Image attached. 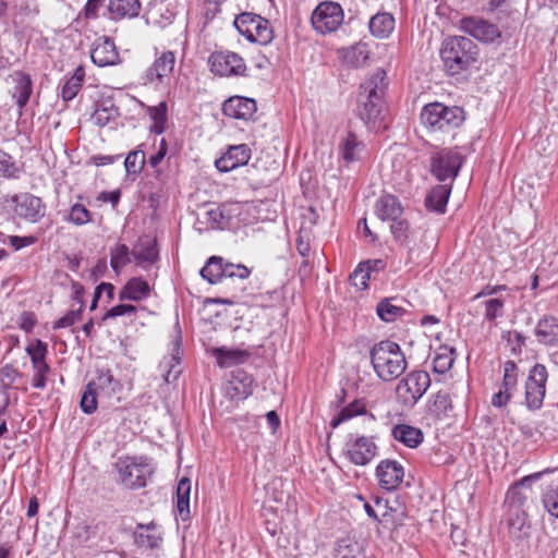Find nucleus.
Wrapping results in <instances>:
<instances>
[{"mask_svg": "<svg viewBox=\"0 0 558 558\" xmlns=\"http://www.w3.org/2000/svg\"><path fill=\"white\" fill-rule=\"evenodd\" d=\"M37 241H38V235H25V236L12 235L9 239L10 245L12 247H14V250H16V251L21 250L23 247H26V246H31V245L35 244Z\"/></svg>", "mask_w": 558, "mask_h": 558, "instance_id": "nucleus-64", "label": "nucleus"}, {"mask_svg": "<svg viewBox=\"0 0 558 558\" xmlns=\"http://www.w3.org/2000/svg\"><path fill=\"white\" fill-rule=\"evenodd\" d=\"M87 385L97 391L100 397L106 398H111L121 389L120 381L113 377L108 368H98L96 377Z\"/></svg>", "mask_w": 558, "mask_h": 558, "instance_id": "nucleus-23", "label": "nucleus"}, {"mask_svg": "<svg viewBox=\"0 0 558 558\" xmlns=\"http://www.w3.org/2000/svg\"><path fill=\"white\" fill-rule=\"evenodd\" d=\"M368 28L377 38H388L395 29V17L388 12H378L371 17Z\"/></svg>", "mask_w": 558, "mask_h": 558, "instance_id": "nucleus-31", "label": "nucleus"}, {"mask_svg": "<svg viewBox=\"0 0 558 558\" xmlns=\"http://www.w3.org/2000/svg\"><path fill=\"white\" fill-rule=\"evenodd\" d=\"M442 351L437 352L433 361V369L438 374H445L448 372L454 362L453 354L456 350L453 348L441 349Z\"/></svg>", "mask_w": 558, "mask_h": 558, "instance_id": "nucleus-49", "label": "nucleus"}, {"mask_svg": "<svg viewBox=\"0 0 558 558\" xmlns=\"http://www.w3.org/2000/svg\"><path fill=\"white\" fill-rule=\"evenodd\" d=\"M403 210L401 202L392 194H384L375 203V214L383 221L397 219Z\"/></svg>", "mask_w": 558, "mask_h": 558, "instance_id": "nucleus-25", "label": "nucleus"}, {"mask_svg": "<svg viewBox=\"0 0 558 558\" xmlns=\"http://www.w3.org/2000/svg\"><path fill=\"white\" fill-rule=\"evenodd\" d=\"M69 220L76 226H83L92 220V214L84 205L74 204L71 207Z\"/></svg>", "mask_w": 558, "mask_h": 558, "instance_id": "nucleus-54", "label": "nucleus"}, {"mask_svg": "<svg viewBox=\"0 0 558 558\" xmlns=\"http://www.w3.org/2000/svg\"><path fill=\"white\" fill-rule=\"evenodd\" d=\"M90 58L98 66L114 64L119 59V53L113 39L107 36L98 38L92 49Z\"/></svg>", "mask_w": 558, "mask_h": 558, "instance_id": "nucleus-20", "label": "nucleus"}, {"mask_svg": "<svg viewBox=\"0 0 558 558\" xmlns=\"http://www.w3.org/2000/svg\"><path fill=\"white\" fill-rule=\"evenodd\" d=\"M451 190L452 184L449 183L434 186L425 198L426 208L438 214H444Z\"/></svg>", "mask_w": 558, "mask_h": 558, "instance_id": "nucleus-27", "label": "nucleus"}, {"mask_svg": "<svg viewBox=\"0 0 558 558\" xmlns=\"http://www.w3.org/2000/svg\"><path fill=\"white\" fill-rule=\"evenodd\" d=\"M430 386L429 374L425 371L408 373L397 385L396 393L405 407H413L424 396Z\"/></svg>", "mask_w": 558, "mask_h": 558, "instance_id": "nucleus-8", "label": "nucleus"}, {"mask_svg": "<svg viewBox=\"0 0 558 558\" xmlns=\"http://www.w3.org/2000/svg\"><path fill=\"white\" fill-rule=\"evenodd\" d=\"M33 368V380L32 385L36 389H44L47 385V376L50 373L51 368L49 364H41L38 366H32Z\"/></svg>", "mask_w": 558, "mask_h": 558, "instance_id": "nucleus-57", "label": "nucleus"}, {"mask_svg": "<svg viewBox=\"0 0 558 558\" xmlns=\"http://www.w3.org/2000/svg\"><path fill=\"white\" fill-rule=\"evenodd\" d=\"M542 504L549 515L558 520V484L546 487L542 494Z\"/></svg>", "mask_w": 558, "mask_h": 558, "instance_id": "nucleus-45", "label": "nucleus"}, {"mask_svg": "<svg viewBox=\"0 0 558 558\" xmlns=\"http://www.w3.org/2000/svg\"><path fill=\"white\" fill-rule=\"evenodd\" d=\"M131 253L137 265L147 268L158 260L157 242L148 235L141 236Z\"/></svg>", "mask_w": 558, "mask_h": 558, "instance_id": "nucleus-21", "label": "nucleus"}, {"mask_svg": "<svg viewBox=\"0 0 558 558\" xmlns=\"http://www.w3.org/2000/svg\"><path fill=\"white\" fill-rule=\"evenodd\" d=\"M150 292L149 284L142 278H132L122 288L119 293V299L121 301H142L145 300Z\"/></svg>", "mask_w": 558, "mask_h": 558, "instance_id": "nucleus-30", "label": "nucleus"}, {"mask_svg": "<svg viewBox=\"0 0 558 558\" xmlns=\"http://www.w3.org/2000/svg\"><path fill=\"white\" fill-rule=\"evenodd\" d=\"M213 355L221 367H230L241 364L250 356V353L238 349L214 348Z\"/></svg>", "mask_w": 558, "mask_h": 558, "instance_id": "nucleus-37", "label": "nucleus"}, {"mask_svg": "<svg viewBox=\"0 0 558 558\" xmlns=\"http://www.w3.org/2000/svg\"><path fill=\"white\" fill-rule=\"evenodd\" d=\"M256 110V101L243 96H231L222 104L223 114L238 120H250Z\"/></svg>", "mask_w": 558, "mask_h": 558, "instance_id": "nucleus-18", "label": "nucleus"}, {"mask_svg": "<svg viewBox=\"0 0 558 558\" xmlns=\"http://www.w3.org/2000/svg\"><path fill=\"white\" fill-rule=\"evenodd\" d=\"M311 230H300L296 238V250L305 258L311 252Z\"/></svg>", "mask_w": 558, "mask_h": 558, "instance_id": "nucleus-61", "label": "nucleus"}, {"mask_svg": "<svg viewBox=\"0 0 558 558\" xmlns=\"http://www.w3.org/2000/svg\"><path fill=\"white\" fill-rule=\"evenodd\" d=\"M390 232L395 241L400 244H407L411 234L409 221L402 216H399L397 219L390 220Z\"/></svg>", "mask_w": 558, "mask_h": 558, "instance_id": "nucleus-48", "label": "nucleus"}, {"mask_svg": "<svg viewBox=\"0 0 558 558\" xmlns=\"http://www.w3.org/2000/svg\"><path fill=\"white\" fill-rule=\"evenodd\" d=\"M397 301V298H387L377 304L376 313L381 320L392 323L407 313L405 308L396 303Z\"/></svg>", "mask_w": 558, "mask_h": 558, "instance_id": "nucleus-38", "label": "nucleus"}, {"mask_svg": "<svg viewBox=\"0 0 558 558\" xmlns=\"http://www.w3.org/2000/svg\"><path fill=\"white\" fill-rule=\"evenodd\" d=\"M207 221L211 228L222 229L229 223L231 218L228 207L226 205L217 206L206 211Z\"/></svg>", "mask_w": 558, "mask_h": 558, "instance_id": "nucleus-50", "label": "nucleus"}, {"mask_svg": "<svg viewBox=\"0 0 558 558\" xmlns=\"http://www.w3.org/2000/svg\"><path fill=\"white\" fill-rule=\"evenodd\" d=\"M118 116L119 109L113 104H110L109 106L102 104L95 110L92 116V120L96 125L104 128L108 125L110 121L116 120Z\"/></svg>", "mask_w": 558, "mask_h": 558, "instance_id": "nucleus-44", "label": "nucleus"}, {"mask_svg": "<svg viewBox=\"0 0 558 558\" xmlns=\"http://www.w3.org/2000/svg\"><path fill=\"white\" fill-rule=\"evenodd\" d=\"M505 306L504 299L495 298L489 299L485 302V318L489 322L502 316V310Z\"/></svg>", "mask_w": 558, "mask_h": 558, "instance_id": "nucleus-55", "label": "nucleus"}, {"mask_svg": "<svg viewBox=\"0 0 558 558\" xmlns=\"http://www.w3.org/2000/svg\"><path fill=\"white\" fill-rule=\"evenodd\" d=\"M452 410L450 396L447 392L438 391L433 396L428 411L436 420H442L448 416Z\"/></svg>", "mask_w": 558, "mask_h": 558, "instance_id": "nucleus-39", "label": "nucleus"}, {"mask_svg": "<svg viewBox=\"0 0 558 558\" xmlns=\"http://www.w3.org/2000/svg\"><path fill=\"white\" fill-rule=\"evenodd\" d=\"M100 397L90 386L86 388L81 398V409L85 414H93L97 410V398Z\"/></svg>", "mask_w": 558, "mask_h": 558, "instance_id": "nucleus-52", "label": "nucleus"}, {"mask_svg": "<svg viewBox=\"0 0 558 558\" xmlns=\"http://www.w3.org/2000/svg\"><path fill=\"white\" fill-rule=\"evenodd\" d=\"M393 438L409 448H416L424 440L423 432L408 424H398L391 430Z\"/></svg>", "mask_w": 558, "mask_h": 558, "instance_id": "nucleus-29", "label": "nucleus"}, {"mask_svg": "<svg viewBox=\"0 0 558 558\" xmlns=\"http://www.w3.org/2000/svg\"><path fill=\"white\" fill-rule=\"evenodd\" d=\"M12 202L14 203V214L29 222L39 221L46 213V205L41 198L31 194L21 193L13 196Z\"/></svg>", "mask_w": 558, "mask_h": 558, "instance_id": "nucleus-13", "label": "nucleus"}, {"mask_svg": "<svg viewBox=\"0 0 558 558\" xmlns=\"http://www.w3.org/2000/svg\"><path fill=\"white\" fill-rule=\"evenodd\" d=\"M14 87L12 92V96L16 101V105L20 109H23L33 93V82L31 75L23 71H15L11 75Z\"/></svg>", "mask_w": 558, "mask_h": 558, "instance_id": "nucleus-26", "label": "nucleus"}, {"mask_svg": "<svg viewBox=\"0 0 558 558\" xmlns=\"http://www.w3.org/2000/svg\"><path fill=\"white\" fill-rule=\"evenodd\" d=\"M82 310H71L53 324V329L68 328L82 319Z\"/></svg>", "mask_w": 558, "mask_h": 558, "instance_id": "nucleus-60", "label": "nucleus"}, {"mask_svg": "<svg viewBox=\"0 0 558 558\" xmlns=\"http://www.w3.org/2000/svg\"><path fill=\"white\" fill-rule=\"evenodd\" d=\"M518 366L513 361H507L504 365V378L501 389L511 393L517 386Z\"/></svg>", "mask_w": 558, "mask_h": 558, "instance_id": "nucleus-51", "label": "nucleus"}, {"mask_svg": "<svg viewBox=\"0 0 558 558\" xmlns=\"http://www.w3.org/2000/svg\"><path fill=\"white\" fill-rule=\"evenodd\" d=\"M365 412V403L362 400H354L353 402L349 403L347 407L341 409L338 415L331 420L330 426L332 428H337L343 422H347L354 416L362 415Z\"/></svg>", "mask_w": 558, "mask_h": 558, "instance_id": "nucleus-42", "label": "nucleus"}, {"mask_svg": "<svg viewBox=\"0 0 558 558\" xmlns=\"http://www.w3.org/2000/svg\"><path fill=\"white\" fill-rule=\"evenodd\" d=\"M538 343L546 347L558 345V318L553 315L542 317L534 330Z\"/></svg>", "mask_w": 558, "mask_h": 558, "instance_id": "nucleus-22", "label": "nucleus"}, {"mask_svg": "<svg viewBox=\"0 0 558 558\" xmlns=\"http://www.w3.org/2000/svg\"><path fill=\"white\" fill-rule=\"evenodd\" d=\"M373 371L383 381H392L401 376L408 362L400 345L391 340L375 343L369 350Z\"/></svg>", "mask_w": 558, "mask_h": 558, "instance_id": "nucleus-2", "label": "nucleus"}, {"mask_svg": "<svg viewBox=\"0 0 558 558\" xmlns=\"http://www.w3.org/2000/svg\"><path fill=\"white\" fill-rule=\"evenodd\" d=\"M168 107L165 101L159 102L157 106L147 108V113L153 121L150 132L155 134H162L166 130Z\"/></svg>", "mask_w": 558, "mask_h": 558, "instance_id": "nucleus-41", "label": "nucleus"}, {"mask_svg": "<svg viewBox=\"0 0 558 558\" xmlns=\"http://www.w3.org/2000/svg\"><path fill=\"white\" fill-rule=\"evenodd\" d=\"M548 373L543 364H535L529 372L525 381V404L529 410L542 408L546 393Z\"/></svg>", "mask_w": 558, "mask_h": 558, "instance_id": "nucleus-12", "label": "nucleus"}, {"mask_svg": "<svg viewBox=\"0 0 558 558\" xmlns=\"http://www.w3.org/2000/svg\"><path fill=\"white\" fill-rule=\"evenodd\" d=\"M464 162V157L456 148H444L432 154L429 170L436 180L452 184Z\"/></svg>", "mask_w": 558, "mask_h": 558, "instance_id": "nucleus-6", "label": "nucleus"}, {"mask_svg": "<svg viewBox=\"0 0 558 558\" xmlns=\"http://www.w3.org/2000/svg\"><path fill=\"white\" fill-rule=\"evenodd\" d=\"M23 374L12 364H5L0 369V378L4 387H12L15 380L22 377Z\"/></svg>", "mask_w": 558, "mask_h": 558, "instance_id": "nucleus-59", "label": "nucleus"}, {"mask_svg": "<svg viewBox=\"0 0 558 558\" xmlns=\"http://www.w3.org/2000/svg\"><path fill=\"white\" fill-rule=\"evenodd\" d=\"M378 447L373 436L350 434L343 447L344 457L354 465L365 466L377 456Z\"/></svg>", "mask_w": 558, "mask_h": 558, "instance_id": "nucleus-9", "label": "nucleus"}, {"mask_svg": "<svg viewBox=\"0 0 558 558\" xmlns=\"http://www.w3.org/2000/svg\"><path fill=\"white\" fill-rule=\"evenodd\" d=\"M376 476L381 488L393 490L402 483L404 469L400 462L386 459L380 461L377 465Z\"/></svg>", "mask_w": 558, "mask_h": 558, "instance_id": "nucleus-16", "label": "nucleus"}, {"mask_svg": "<svg viewBox=\"0 0 558 558\" xmlns=\"http://www.w3.org/2000/svg\"><path fill=\"white\" fill-rule=\"evenodd\" d=\"M192 482L189 477H182L177 486V510L180 518L185 521L190 519V496Z\"/></svg>", "mask_w": 558, "mask_h": 558, "instance_id": "nucleus-35", "label": "nucleus"}, {"mask_svg": "<svg viewBox=\"0 0 558 558\" xmlns=\"http://www.w3.org/2000/svg\"><path fill=\"white\" fill-rule=\"evenodd\" d=\"M251 275V270L242 264L228 263L225 268V279H246Z\"/></svg>", "mask_w": 558, "mask_h": 558, "instance_id": "nucleus-58", "label": "nucleus"}, {"mask_svg": "<svg viewBox=\"0 0 558 558\" xmlns=\"http://www.w3.org/2000/svg\"><path fill=\"white\" fill-rule=\"evenodd\" d=\"M460 28L483 43H493L501 36L498 27L478 16H465L460 20Z\"/></svg>", "mask_w": 558, "mask_h": 558, "instance_id": "nucleus-14", "label": "nucleus"}, {"mask_svg": "<svg viewBox=\"0 0 558 558\" xmlns=\"http://www.w3.org/2000/svg\"><path fill=\"white\" fill-rule=\"evenodd\" d=\"M344 13L338 2L323 1L312 13L313 28L323 35L336 32L343 23Z\"/></svg>", "mask_w": 558, "mask_h": 558, "instance_id": "nucleus-10", "label": "nucleus"}, {"mask_svg": "<svg viewBox=\"0 0 558 558\" xmlns=\"http://www.w3.org/2000/svg\"><path fill=\"white\" fill-rule=\"evenodd\" d=\"M136 313V307L131 304H119L111 307L102 317V320H107L109 318H116L123 315H131Z\"/></svg>", "mask_w": 558, "mask_h": 558, "instance_id": "nucleus-62", "label": "nucleus"}, {"mask_svg": "<svg viewBox=\"0 0 558 558\" xmlns=\"http://www.w3.org/2000/svg\"><path fill=\"white\" fill-rule=\"evenodd\" d=\"M156 524L150 522L149 524H138L134 532V542L141 548H158L162 543L160 534L155 532Z\"/></svg>", "mask_w": 558, "mask_h": 558, "instance_id": "nucleus-28", "label": "nucleus"}, {"mask_svg": "<svg viewBox=\"0 0 558 558\" xmlns=\"http://www.w3.org/2000/svg\"><path fill=\"white\" fill-rule=\"evenodd\" d=\"M251 159V149L246 144L230 146L225 155L216 160V168L220 172H229L244 166Z\"/></svg>", "mask_w": 558, "mask_h": 558, "instance_id": "nucleus-19", "label": "nucleus"}, {"mask_svg": "<svg viewBox=\"0 0 558 558\" xmlns=\"http://www.w3.org/2000/svg\"><path fill=\"white\" fill-rule=\"evenodd\" d=\"M85 77L82 66H78L73 75L66 80L61 89V96L64 101L72 100L81 90Z\"/></svg>", "mask_w": 558, "mask_h": 558, "instance_id": "nucleus-40", "label": "nucleus"}, {"mask_svg": "<svg viewBox=\"0 0 558 558\" xmlns=\"http://www.w3.org/2000/svg\"><path fill=\"white\" fill-rule=\"evenodd\" d=\"M254 383L248 373L241 368L234 369L226 386V395L231 400H244L253 393Z\"/></svg>", "mask_w": 558, "mask_h": 558, "instance_id": "nucleus-17", "label": "nucleus"}, {"mask_svg": "<svg viewBox=\"0 0 558 558\" xmlns=\"http://www.w3.org/2000/svg\"><path fill=\"white\" fill-rule=\"evenodd\" d=\"M119 474V481L130 489L142 488L146 486L147 480L153 475V468L143 459L119 458L114 464Z\"/></svg>", "mask_w": 558, "mask_h": 558, "instance_id": "nucleus-7", "label": "nucleus"}, {"mask_svg": "<svg viewBox=\"0 0 558 558\" xmlns=\"http://www.w3.org/2000/svg\"><path fill=\"white\" fill-rule=\"evenodd\" d=\"M140 9L138 0H110L108 4V12L112 20L135 17L138 15Z\"/></svg>", "mask_w": 558, "mask_h": 558, "instance_id": "nucleus-33", "label": "nucleus"}, {"mask_svg": "<svg viewBox=\"0 0 558 558\" xmlns=\"http://www.w3.org/2000/svg\"><path fill=\"white\" fill-rule=\"evenodd\" d=\"M208 65L210 72L220 77L245 76L247 70L244 59L230 50L211 52Z\"/></svg>", "mask_w": 558, "mask_h": 558, "instance_id": "nucleus-11", "label": "nucleus"}, {"mask_svg": "<svg viewBox=\"0 0 558 558\" xmlns=\"http://www.w3.org/2000/svg\"><path fill=\"white\" fill-rule=\"evenodd\" d=\"M464 110L457 106H446L441 102H430L421 111V122L432 132H450L464 121Z\"/></svg>", "mask_w": 558, "mask_h": 558, "instance_id": "nucleus-4", "label": "nucleus"}, {"mask_svg": "<svg viewBox=\"0 0 558 558\" xmlns=\"http://www.w3.org/2000/svg\"><path fill=\"white\" fill-rule=\"evenodd\" d=\"M219 12L220 3L218 0H205L203 9L204 26L211 22Z\"/></svg>", "mask_w": 558, "mask_h": 558, "instance_id": "nucleus-63", "label": "nucleus"}, {"mask_svg": "<svg viewBox=\"0 0 558 558\" xmlns=\"http://www.w3.org/2000/svg\"><path fill=\"white\" fill-rule=\"evenodd\" d=\"M343 62L352 68L363 66L368 60V48L364 43H357L340 51Z\"/></svg>", "mask_w": 558, "mask_h": 558, "instance_id": "nucleus-36", "label": "nucleus"}, {"mask_svg": "<svg viewBox=\"0 0 558 558\" xmlns=\"http://www.w3.org/2000/svg\"><path fill=\"white\" fill-rule=\"evenodd\" d=\"M477 46L472 39L463 36H453L444 40L440 57L445 70L456 75L466 70L477 57Z\"/></svg>", "mask_w": 558, "mask_h": 558, "instance_id": "nucleus-3", "label": "nucleus"}, {"mask_svg": "<svg viewBox=\"0 0 558 558\" xmlns=\"http://www.w3.org/2000/svg\"><path fill=\"white\" fill-rule=\"evenodd\" d=\"M339 154L347 166L360 161L365 154V144L354 133L348 132L347 136L339 144Z\"/></svg>", "mask_w": 558, "mask_h": 558, "instance_id": "nucleus-24", "label": "nucleus"}, {"mask_svg": "<svg viewBox=\"0 0 558 558\" xmlns=\"http://www.w3.org/2000/svg\"><path fill=\"white\" fill-rule=\"evenodd\" d=\"M548 472L547 470L544 472H537L527 476H524L520 482L512 485L506 495V501L511 506L521 507L527 499V496L522 492V487L530 486L533 482L539 480L544 473Z\"/></svg>", "mask_w": 558, "mask_h": 558, "instance_id": "nucleus-32", "label": "nucleus"}, {"mask_svg": "<svg viewBox=\"0 0 558 558\" xmlns=\"http://www.w3.org/2000/svg\"><path fill=\"white\" fill-rule=\"evenodd\" d=\"M20 169L16 166L12 156L8 153L0 150V177L15 178Z\"/></svg>", "mask_w": 558, "mask_h": 558, "instance_id": "nucleus-53", "label": "nucleus"}, {"mask_svg": "<svg viewBox=\"0 0 558 558\" xmlns=\"http://www.w3.org/2000/svg\"><path fill=\"white\" fill-rule=\"evenodd\" d=\"M371 279V274L361 263L355 270L350 275V281L352 286L359 289H366L368 287V281Z\"/></svg>", "mask_w": 558, "mask_h": 558, "instance_id": "nucleus-56", "label": "nucleus"}, {"mask_svg": "<svg viewBox=\"0 0 558 558\" xmlns=\"http://www.w3.org/2000/svg\"><path fill=\"white\" fill-rule=\"evenodd\" d=\"M177 58L173 51H162L157 54L153 64L145 72V83L156 86L162 84L172 74L175 66Z\"/></svg>", "mask_w": 558, "mask_h": 558, "instance_id": "nucleus-15", "label": "nucleus"}, {"mask_svg": "<svg viewBox=\"0 0 558 558\" xmlns=\"http://www.w3.org/2000/svg\"><path fill=\"white\" fill-rule=\"evenodd\" d=\"M387 85V75L383 69H377L360 85L357 113L366 124L376 123L381 119Z\"/></svg>", "mask_w": 558, "mask_h": 558, "instance_id": "nucleus-1", "label": "nucleus"}, {"mask_svg": "<svg viewBox=\"0 0 558 558\" xmlns=\"http://www.w3.org/2000/svg\"><path fill=\"white\" fill-rule=\"evenodd\" d=\"M25 352L31 357L32 366L48 364L46 362V356L48 354V344L46 342L36 339L25 348Z\"/></svg>", "mask_w": 558, "mask_h": 558, "instance_id": "nucleus-43", "label": "nucleus"}, {"mask_svg": "<svg viewBox=\"0 0 558 558\" xmlns=\"http://www.w3.org/2000/svg\"><path fill=\"white\" fill-rule=\"evenodd\" d=\"M228 262L220 256H211L206 262L205 266L201 269L203 279L211 284L222 282L225 280V268Z\"/></svg>", "mask_w": 558, "mask_h": 558, "instance_id": "nucleus-34", "label": "nucleus"}, {"mask_svg": "<svg viewBox=\"0 0 558 558\" xmlns=\"http://www.w3.org/2000/svg\"><path fill=\"white\" fill-rule=\"evenodd\" d=\"M132 253L125 244H117L110 251V265L116 272L131 262Z\"/></svg>", "mask_w": 558, "mask_h": 558, "instance_id": "nucleus-47", "label": "nucleus"}, {"mask_svg": "<svg viewBox=\"0 0 558 558\" xmlns=\"http://www.w3.org/2000/svg\"><path fill=\"white\" fill-rule=\"evenodd\" d=\"M233 25L250 43L266 46L274 39V29L270 22L253 12L239 14Z\"/></svg>", "mask_w": 558, "mask_h": 558, "instance_id": "nucleus-5", "label": "nucleus"}, {"mask_svg": "<svg viewBox=\"0 0 558 558\" xmlns=\"http://www.w3.org/2000/svg\"><path fill=\"white\" fill-rule=\"evenodd\" d=\"M145 153L142 149H134L128 154L124 160L125 171L129 175H137L145 166Z\"/></svg>", "mask_w": 558, "mask_h": 558, "instance_id": "nucleus-46", "label": "nucleus"}]
</instances>
